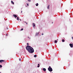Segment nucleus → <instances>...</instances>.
I'll return each instance as SVG.
<instances>
[{
  "label": "nucleus",
  "instance_id": "13",
  "mask_svg": "<svg viewBox=\"0 0 73 73\" xmlns=\"http://www.w3.org/2000/svg\"><path fill=\"white\" fill-rule=\"evenodd\" d=\"M17 20H19V17H17Z\"/></svg>",
  "mask_w": 73,
  "mask_h": 73
},
{
  "label": "nucleus",
  "instance_id": "30",
  "mask_svg": "<svg viewBox=\"0 0 73 73\" xmlns=\"http://www.w3.org/2000/svg\"><path fill=\"white\" fill-rule=\"evenodd\" d=\"M7 29H8V28H7Z\"/></svg>",
  "mask_w": 73,
  "mask_h": 73
},
{
  "label": "nucleus",
  "instance_id": "26",
  "mask_svg": "<svg viewBox=\"0 0 73 73\" xmlns=\"http://www.w3.org/2000/svg\"><path fill=\"white\" fill-rule=\"evenodd\" d=\"M22 12H23V11H21V13H22Z\"/></svg>",
  "mask_w": 73,
  "mask_h": 73
},
{
  "label": "nucleus",
  "instance_id": "7",
  "mask_svg": "<svg viewBox=\"0 0 73 73\" xmlns=\"http://www.w3.org/2000/svg\"><path fill=\"white\" fill-rule=\"evenodd\" d=\"M43 70H44V72L46 71V69L45 68H43Z\"/></svg>",
  "mask_w": 73,
  "mask_h": 73
},
{
  "label": "nucleus",
  "instance_id": "20",
  "mask_svg": "<svg viewBox=\"0 0 73 73\" xmlns=\"http://www.w3.org/2000/svg\"><path fill=\"white\" fill-rule=\"evenodd\" d=\"M27 6H29V3H28L27 4Z\"/></svg>",
  "mask_w": 73,
  "mask_h": 73
},
{
  "label": "nucleus",
  "instance_id": "29",
  "mask_svg": "<svg viewBox=\"0 0 73 73\" xmlns=\"http://www.w3.org/2000/svg\"><path fill=\"white\" fill-rule=\"evenodd\" d=\"M21 19L20 20V21H21Z\"/></svg>",
  "mask_w": 73,
  "mask_h": 73
},
{
  "label": "nucleus",
  "instance_id": "12",
  "mask_svg": "<svg viewBox=\"0 0 73 73\" xmlns=\"http://www.w3.org/2000/svg\"><path fill=\"white\" fill-rule=\"evenodd\" d=\"M36 6H38V3H37V4H36Z\"/></svg>",
  "mask_w": 73,
  "mask_h": 73
},
{
  "label": "nucleus",
  "instance_id": "33",
  "mask_svg": "<svg viewBox=\"0 0 73 73\" xmlns=\"http://www.w3.org/2000/svg\"><path fill=\"white\" fill-rule=\"evenodd\" d=\"M53 23V22H52V23Z\"/></svg>",
  "mask_w": 73,
  "mask_h": 73
},
{
  "label": "nucleus",
  "instance_id": "34",
  "mask_svg": "<svg viewBox=\"0 0 73 73\" xmlns=\"http://www.w3.org/2000/svg\"><path fill=\"white\" fill-rule=\"evenodd\" d=\"M0 73H1V72H0Z\"/></svg>",
  "mask_w": 73,
  "mask_h": 73
},
{
  "label": "nucleus",
  "instance_id": "4",
  "mask_svg": "<svg viewBox=\"0 0 73 73\" xmlns=\"http://www.w3.org/2000/svg\"><path fill=\"white\" fill-rule=\"evenodd\" d=\"M4 60H0V62H1V63H2L3 62H4Z\"/></svg>",
  "mask_w": 73,
  "mask_h": 73
},
{
  "label": "nucleus",
  "instance_id": "23",
  "mask_svg": "<svg viewBox=\"0 0 73 73\" xmlns=\"http://www.w3.org/2000/svg\"><path fill=\"white\" fill-rule=\"evenodd\" d=\"M6 36H8V34L7 33L6 34Z\"/></svg>",
  "mask_w": 73,
  "mask_h": 73
},
{
  "label": "nucleus",
  "instance_id": "11",
  "mask_svg": "<svg viewBox=\"0 0 73 73\" xmlns=\"http://www.w3.org/2000/svg\"><path fill=\"white\" fill-rule=\"evenodd\" d=\"M38 33H36V36H38Z\"/></svg>",
  "mask_w": 73,
  "mask_h": 73
},
{
  "label": "nucleus",
  "instance_id": "17",
  "mask_svg": "<svg viewBox=\"0 0 73 73\" xmlns=\"http://www.w3.org/2000/svg\"><path fill=\"white\" fill-rule=\"evenodd\" d=\"M0 68H2V65H0Z\"/></svg>",
  "mask_w": 73,
  "mask_h": 73
},
{
  "label": "nucleus",
  "instance_id": "32",
  "mask_svg": "<svg viewBox=\"0 0 73 73\" xmlns=\"http://www.w3.org/2000/svg\"><path fill=\"white\" fill-rule=\"evenodd\" d=\"M29 39H31V38H29Z\"/></svg>",
  "mask_w": 73,
  "mask_h": 73
},
{
  "label": "nucleus",
  "instance_id": "6",
  "mask_svg": "<svg viewBox=\"0 0 73 73\" xmlns=\"http://www.w3.org/2000/svg\"><path fill=\"white\" fill-rule=\"evenodd\" d=\"M33 26L35 28V24L33 23Z\"/></svg>",
  "mask_w": 73,
  "mask_h": 73
},
{
  "label": "nucleus",
  "instance_id": "21",
  "mask_svg": "<svg viewBox=\"0 0 73 73\" xmlns=\"http://www.w3.org/2000/svg\"><path fill=\"white\" fill-rule=\"evenodd\" d=\"M27 45H29V43H27Z\"/></svg>",
  "mask_w": 73,
  "mask_h": 73
},
{
  "label": "nucleus",
  "instance_id": "25",
  "mask_svg": "<svg viewBox=\"0 0 73 73\" xmlns=\"http://www.w3.org/2000/svg\"><path fill=\"white\" fill-rule=\"evenodd\" d=\"M72 40H73V37H72Z\"/></svg>",
  "mask_w": 73,
  "mask_h": 73
},
{
  "label": "nucleus",
  "instance_id": "16",
  "mask_svg": "<svg viewBox=\"0 0 73 73\" xmlns=\"http://www.w3.org/2000/svg\"><path fill=\"white\" fill-rule=\"evenodd\" d=\"M62 42H64L65 40H64V39H62Z\"/></svg>",
  "mask_w": 73,
  "mask_h": 73
},
{
  "label": "nucleus",
  "instance_id": "14",
  "mask_svg": "<svg viewBox=\"0 0 73 73\" xmlns=\"http://www.w3.org/2000/svg\"><path fill=\"white\" fill-rule=\"evenodd\" d=\"M57 40H56L54 41V42L55 43H57Z\"/></svg>",
  "mask_w": 73,
  "mask_h": 73
},
{
  "label": "nucleus",
  "instance_id": "18",
  "mask_svg": "<svg viewBox=\"0 0 73 73\" xmlns=\"http://www.w3.org/2000/svg\"><path fill=\"white\" fill-rule=\"evenodd\" d=\"M23 29H21V31H23Z\"/></svg>",
  "mask_w": 73,
  "mask_h": 73
},
{
  "label": "nucleus",
  "instance_id": "19",
  "mask_svg": "<svg viewBox=\"0 0 73 73\" xmlns=\"http://www.w3.org/2000/svg\"><path fill=\"white\" fill-rule=\"evenodd\" d=\"M28 1H31V0H28Z\"/></svg>",
  "mask_w": 73,
  "mask_h": 73
},
{
  "label": "nucleus",
  "instance_id": "31",
  "mask_svg": "<svg viewBox=\"0 0 73 73\" xmlns=\"http://www.w3.org/2000/svg\"><path fill=\"white\" fill-rule=\"evenodd\" d=\"M25 23H26V22H25Z\"/></svg>",
  "mask_w": 73,
  "mask_h": 73
},
{
  "label": "nucleus",
  "instance_id": "15",
  "mask_svg": "<svg viewBox=\"0 0 73 73\" xmlns=\"http://www.w3.org/2000/svg\"><path fill=\"white\" fill-rule=\"evenodd\" d=\"M34 57H37V55H35L34 56Z\"/></svg>",
  "mask_w": 73,
  "mask_h": 73
},
{
  "label": "nucleus",
  "instance_id": "27",
  "mask_svg": "<svg viewBox=\"0 0 73 73\" xmlns=\"http://www.w3.org/2000/svg\"><path fill=\"white\" fill-rule=\"evenodd\" d=\"M28 38H29V36H28Z\"/></svg>",
  "mask_w": 73,
  "mask_h": 73
},
{
  "label": "nucleus",
  "instance_id": "10",
  "mask_svg": "<svg viewBox=\"0 0 73 73\" xmlns=\"http://www.w3.org/2000/svg\"><path fill=\"white\" fill-rule=\"evenodd\" d=\"M38 66H37V67L38 68H39V67H40V66H39V65H40V64H38Z\"/></svg>",
  "mask_w": 73,
  "mask_h": 73
},
{
  "label": "nucleus",
  "instance_id": "3",
  "mask_svg": "<svg viewBox=\"0 0 73 73\" xmlns=\"http://www.w3.org/2000/svg\"><path fill=\"white\" fill-rule=\"evenodd\" d=\"M73 44H69L71 48H73Z\"/></svg>",
  "mask_w": 73,
  "mask_h": 73
},
{
  "label": "nucleus",
  "instance_id": "5",
  "mask_svg": "<svg viewBox=\"0 0 73 73\" xmlns=\"http://www.w3.org/2000/svg\"><path fill=\"white\" fill-rule=\"evenodd\" d=\"M13 16L15 18L17 17V15H15V14H14L13 15Z\"/></svg>",
  "mask_w": 73,
  "mask_h": 73
},
{
  "label": "nucleus",
  "instance_id": "2",
  "mask_svg": "<svg viewBox=\"0 0 73 73\" xmlns=\"http://www.w3.org/2000/svg\"><path fill=\"white\" fill-rule=\"evenodd\" d=\"M48 70L49 71V72H52V71H53L52 68H51L50 66H49V68H48Z\"/></svg>",
  "mask_w": 73,
  "mask_h": 73
},
{
  "label": "nucleus",
  "instance_id": "8",
  "mask_svg": "<svg viewBox=\"0 0 73 73\" xmlns=\"http://www.w3.org/2000/svg\"><path fill=\"white\" fill-rule=\"evenodd\" d=\"M49 6H50L49 5H48V6L47 7V9H49Z\"/></svg>",
  "mask_w": 73,
  "mask_h": 73
},
{
  "label": "nucleus",
  "instance_id": "1",
  "mask_svg": "<svg viewBox=\"0 0 73 73\" xmlns=\"http://www.w3.org/2000/svg\"><path fill=\"white\" fill-rule=\"evenodd\" d=\"M26 48V49L30 53H32L34 52V49L33 48L27 45Z\"/></svg>",
  "mask_w": 73,
  "mask_h": 73
},
{
  "label": "nucleus",
  "instance_id": "9",
  "mask_svg": "<svg viewBox=\"0 0 73 73\" xmlns=\"http://www.w3.org/2000/svg\"><path fill=\"white\" fill-rule=\"evenodd\" d=\"M11 3H12V4H13L14 5V3L12 1H11Z\"/></svg>",
  "mask_w": 73,
  "mask_h": 73
},
{
  "label": "nucleus",
  "instance_id": "28",
  "mask_svg": "<svg viewBox=\"0 0 73 73\" xmlns=\"http://www.w3.org/2000/svg\"><path fill=\"white\" fill-rule=\"evenodd\" d=\"M26 23V24H27H27H28L27 23Z\"/></svg>",
  "mask_w": 73,
  "mask_h": 73
},
{
  "label": "nucleus",
  "instance_id": "22",
  "mask_svg": "<svg viewBox=\"0 0 73 73\" xmlns=\"http://www.w3.org/2000/svg\"><path fill=\"white\" fill-rule=\"evenodd\" d=\"M19 60L20 61H21V59H19Z\"/></svg>",
  "mask_w": 73,
  "mask_h": 73
},
{
  "label": "nucleus",
  "instance_id": "24",
  "mask_svg": "<svg viewBox=\"0 0 73 73\" xmlns=\"http://www.w3.org/2000/svg\"><path fill=\"white\" fill-rule=\"evenodd\" d=\"M42 35H44V34L42 33Z\"/></svg>",
  "mask_w": 73,
  "mask_h": 73
}]
</instances>
